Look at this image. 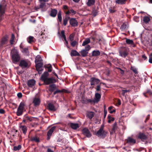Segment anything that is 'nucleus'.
Masks as SVG:
<instances>
[{"mask_svg":"<svg viewBox=\"0 0 152 152\" xmlns=\"http://www.w3.org/2000/svg\"><path fill=\"white\" fill-rule=\"evenodd\" d=\"M128 26L127 24L126 23H124L122 25H121L120 29L122 31L125 30L126 28H127Z\"/></svg>","mask_w":152,"mask_h":152,"instance_id":"34","label":"nucleus"},{"mask_svg":"<svg viewBox=\"0 0 152 152\" xmlns=\"http://www.w3.org/2000/svg\"><path fill=\"white\" fill-rule=\"evenodd\" d=\"M21 51L25 55H28L29 54L28 50L27 48L23 49V50H21Z\"/></svg>","mask_w":152,"mask_h":152,"instance_id":"35","label":"nucleus"},{"mask_svg":"<svg viewBox=\"0 0 152 152\" xmlns=\"http://www.w3.org/2000/svg\"><path fill=\"white\" fill-rule=\"evenodd\" d=\"M56 88V86L54 84L50 85L49 86V90L50 91L52 92L55 90Z\"/></svg>","mask_w":152,"mask_h":152,"instance_id":"21","label":"nucleus"},{"mask_svg":"<svg viewBox=\"0 0 152 152\" xmlns=\"http://www.w3.org/2000/svg\"><path fill=\"white\" fill-rule=\"evenodd\" d=\"M47 151L48 152H53V151L50 148H48Z\"/></svg>","mask_w":152,"mask_h":152,"instance_id":"63","label":"nucleus"},{"mask_svg":"<svg viewBox=\"0 0 152 152\" xmlns=\"http://www.w3.org/2000/svg\"><path fill=\"white\" fill-rule=\"evenodd\" d=\"M61 92V91L60 90H56L54 93V94H56V93H59V92Z\"/></svg>","mask_w":152,"mask_h":152,"instance_id":"62","label":"nucleus"},{"mask_svg":"<svg viewBox=\"0 0 152 152\" xmlns=\"http://www.w3.org/2000/svg\"><path fill=\"white\" fill-rule=\"evenodd\" d=\"M71 127L73 129H76L79 128V125L77 124L71 123L70 125Z\"/></svg>","mask_w":152,"mask_h":152,"instance_id":"23","label":"nucleus"},{"mask_svg":"<svg viewBox=\"0 0 152 152\" xmlns=\"http://www.w3.org/2000/svg\"><path fill=\"white\" fill-rule=\"evenodd\" d=\"M70 13V10H68L65 13H66V14L68 15V14H69Z\"/></svg>","mask_w":152,"mask_h":152,"instance_id":"64","label":"nucleus"},{"mask_svg":"<svg viewBox=\"0 0 152 152\" xmlns=\"http://www.w3.org/2000/svg\"><path fill=\"white\" fill-rule=\"evenodd\" d=\"M134 20L137 22H138L139 21V18L138 17H134Z\"/></svg>","mask_w":152,"mask_h":152,"instance_id":"52","label":"nucleus"},{"mask_svg":"<svg viewBox=\"0 0 152 152\" xmlns=\"http://www.w3.org/2000/svg\"><path fill=\"white\" fill-rule=\"evenodd\" d=\"M42 59L41 57L39 55H37L35 60V62L36 64V67L37 70L38 71L39 74L41 73L42 71L43 64L42 63Z\"/></svg>","mask_w":152,"mask_h":152,"instance_id":"2","label":"nucleus"},{"mask_svg":"<svg viewBox=\"0 0 152 152\" xmlns=\"http://www.w3.org/2000/svg\"><path fill=\"white\" fill-rule=\"evenodd\" d=\"M61 34L62 36H63L65 35V33H64V31L63 30V31H61Z\"/></svg>","mask_w":152,"mask_h":152,"instance_id":"61","label":"nucleus"},{"mask_svg":"<svg viewBox=\"0 0 152 152\" xmlns=\"http://www.w3.org/2000/svg\"><path fill=\"white\" fill-rule=\"evenodd\" d=\"M31 141L33 142H39V138L36 136L32 137L31 139Z\"/></svg>","mask_w":152,"mask_h":152,"instance_id":"19","label":"nucleus"},{"mask_svg":"<svg viewBox=\"0 0 152 152\" xmlns=\"http://www.w3.org/2000/svg\"><path fill=\"white\" fill-rule=\"evenodd\" d=\"M91 85H94L95 84H98L100 81V80L98 79L95 78L94 77H92L90 79Z\"/></svg>","mask_w":152,"mask_h":152,"instance_id":"9","label":"nucleus"},{"mask_svg":"<svg viewBox=\"0 0 152 152\" xmlns=\"http://www.w3.org/2000/svg\"><path fill=\"white\" fill-rule=\"evenodd\" d=\"M149 63L152 64V58L149 57Z\"/></svg>","mask_w":152,"mask_h":152,"instance_id":"60","label":"nucleus"},{"mask_svg":"<svg viewBox=\"0 0 152 152\" xmlns=\"http://www.w3.org/2000/svg\"><path fill=\"white\" fill-rule=\"evenodd\" d=\"M82 132L83 134L87 137H90L91 136V134L87 128H84L82 130Z\"/></svg>","mask_w":152,"mask_h":152,"instance_id":"8","label":"nucleus"},{"mask_svg":"<svg viewBox=\"0 0 152 152\" xmlns=\"http://www.w3.org/2000/svg\"><path fill=\"white\" fill-rule=\"evenodd\" d=\"M87 101L89 102H90V103L94 102V100L91 99H88Z\"/></svg>","mask_w":152,"mask_h":152,"instance_id":"51","label":"nucleus"},{"mask_svg":"<svg viewBox=\"0 0 152 152\" xmlns=\"http://www.w3.org/2000/svg\"><path fill=\"white\" fill-rule=\"evenodd\" d=\"M63 9L64 10H68V7L66 5H64L63 6Z\"/></svg>","mask_w":152,"mask_h":152,"instance_id":"58","label":"nucleus"},{"mask_svg":"<svg viewBox=\"0 0 152 152\" xmlns=\"http://www.w3.org/2000/svg\"><path fill=\"white\" fill-rule=\"evenodd\" d=\"M58 21L60 22H61L62 21V17H61V11L58 12L57 15Z\"/></svg>","mask_w":152,"mask_h":152,"instance_id":"31","label":"nucleus"},{"mask_svg":"<svg viewBox=\"0 0 152 152\" xmlns=\"http://www.w3.org/2000/svg\"><path fill=\"white\" fill-rule=\"evenodd\" d=\"M56 128V126H53L51 128V129L48 131L47 133L48 138L47 139L49 140L50 138V137L52 135V134L53 132V131Z\"/></svg>","mask_w":152,"mask_h":152,"instance_id":"11","label":"nucleus"},{"mask_svg":"<svg viewBox=\"0 0 152 152\" xmlns=\"http://www.w3.org/2000/svg\"><path fill=\"white\" fill-rule=\"evenodd\" d=\"M4 7H3L0 4V14L2 16L4 13Z\"/></svg>","mask_w":152,"mask_h":152,"instance_id":"30","label":"nucleus"},{"mask_svg":"<svg viewBox=\"0 0 152 152\" xmlns=\"http://www.w3.org/2000/svg\"><path fill=\"white\" fill-rule=\"evenodd\" d=\"M101 97V95L100 94L97 93H96L94 99V103H98L100 101Z\"/></svg>","mask_w":152,"mask_h":152,"instance_id":"12","label":"nucleus"},{"mask_svg":"<svg viewBox=\"0 0 152 152\" xmlns=\"http://www.w3.org/2000/svg\"><path fill=\"white\" fill-rule=\"evenodd\" d=\"M130 91V90H122V95L123 96H124L125 95V94L126 92H129Z\"/></svg>","mask_w":152,"mask_h":152,"instance_id":"43","label":"nucleus"},{"mask_svg":"<svg viewBox=\"0 0 152 152\" xmlns=\"http://www.w3.org/2000/svg\"><path fill=\"white\" fill-rule=\"evenodd\" d=\"M21 148V146L20 145H18V146H15L13 147V149L15 151L19 150Z\"/></svg>","mask_w":152,"mask_h":152,"instance_id":"40","label":"nucleus"},{"mask_svg":"<svg viewBox=\"0 0 152 152\" xmlns=\"http://www.w3.org/2000/svg\"><path fill=\"white\" fill-rule=\"evenodd\" d=\"M15 38V37L14 34H12L11 35V39L10 40V44L12 45L13 44L14 41V39Z\"/></svg>","mask_w":152,"mask_h":152,"instance_id":"37","label":"nucleus"},{"mask_svg":"<svg viewBox=\"0 0 152 152\" xmlns=\"http://www.w3.org/2000/svg\"><path fill=\"white\" fill-rule=\"evenodd\" d=\"M45 6V3H42L41 2L39 6V7L41 8H44Z\"/></svg>","mask_w":152,"mask_h":152,"instance_id":"46","label":"nucleus"},{"mask_svg":"<svg viewBox=\"0 0 152 152\" xmlns=\"http://www.w3.org/2000/svg\"><path fill=\"white\" fill-rule=\"evenodd\" d=\"M5 113V111L2 109H0V113L4 114Z\"/></svg>","mask_w":152,"mask_h":152,"instance_id":"54","label":"nucleus"},{"mask_svg":"<svg viewBox=\"0 0 152 152\" xmlns=\"http://www.w3.org/2000/svg\"><path fill=\"white\" fill-rule=\"evenodd\" d=\"M108 122L110 123L112 121H113L114 120V118L110 116H108Z\"/></svg>","mask_w":152,"mask_h":152,"instance_id":"41","label":"nucleus"},{"mask_svg":"<svg viewBox=\"0 0 152 152\" xmlns=\"http://www.w3.org/2000/svg\"><path fill=\"white\" fill-rule=\"evenodd\" d=\"M100 86L99 85H98L97 86V88H96L97 91H99L100 90Z\"/></svg>","mask_w":152,"mask_h":152,"instance_id":"55","label":"nucleus"},{"mask_svg":"<svg viewBox=\"0 0 152 152\" xmlns=\"http://www.w3.org/2000/svg\"><path fill=\"white\" fill-rule=\"evenodd\" d=\"M94 113L93 112H89L87 114V117L90 119H91L94 116Z\"/></svg>","mask_w":152,"mask_h":152,"instance_id":"22","label":"nucleus"},{"mask_svg":"<svg viewBox=\"0 0 152 152\" xmlns=\"http://www.w3.org/2000/svg\"><path fill=\"white\" fill-rule=\"evenodd\" d=\"M48 72H44L41 76V80L44 82L45 84L48 85L56 82V80L53 77L48 78Z\"/></svg>","mask_w":152,"mask_h":152,"instance_id":"1","label":"nucleus"},{"mask_svg":"<svg viewBox=\"0 0 152 152\" xmlns=\"http://www.w3.org/2000/svg\"><path fill=\"white\" fill-rule=\"evenodd\" d=\"M22 94L21 93H18L17 94V96L19 98H21L22 96Z\"/></svg>","mask_w":152,"mask_h":152,"instance_id":"53","label":"nucleus"},{"mask_svg":"<svg viewBox=\"0 0 152 152\" xmlns=\"http://www.w3.org/2000/svg\"><path fill=\"white\" fill-rule=\"evenodd\" d=\"M71 43V45L73 47H74L77 44V42L76 41H72Z\"/></svg>","mask_w":152,"mask_h":152,"instance_id":"42","label":"nucleus"},{"mask_svg":"<svg viewBox=\"0 0 152 152\" xmlns=\"http://www.w3.org/2000/svg\"><path fill=\"white\" fill-rule=\"evenodd\" d=\"M131 69L135 73L137 74L138 73L137 69L134 66H131Z\"/></svg>","mask_w":152,"mask_h":152,"instance_id":"39","label":"nucleus"},{"mask_svg":"<svg viewBox=\"0 0 152 152\" xmlns=\"http://www.w3.org/2000/svg\"><path fill=\"white\" fill-rule=\"evenodd\" d=\"M49 0H39V1L41 2H47Z\"/></svg>","mask_w":152,"mask_h":152,"instance_id":"59","label":"nucleus"},{"mask_svg":"<svg viewBox=\"0 0 152 152\" xmlns=\"http://www.w3.org/2000/svg\"><path fill=\"white\" fill-rule=\"evenodd\" d=\"M126 43L128 45H130L132 46H134V45L133 41L132 40L126 39Z\"/></svg>","mask_w":152,"mask_h":152,"instance_id":"24","label":"nucleus"},{"mask_svg":"<svg viewBox=\"0 0 152 152\" xmlns=\"http://www.w3.org/2000/svg\"><path fill=\"white\" fill-rule=\"evenodd\" d=\"M80 53L83 57H85L88 54V51H87L86 50L83 49L80 51Z\"/></svg>","mask_w":152,"mask_h":152,"instance_id":"25","label":"nucleus"},{"mask_svg":"<svg viewBox=\"0 0 152 152\" xmlns=\"http://www.w3.org/2000/svg\"><path fill=\"white\" fill-rule=\"evenodd\" d=\"M11 56L13 62L16 64L20 59V56L19 54L18 50L15 49L12 50L11 51Z\"/></svg>","mask_w":152,"mask_h":152,"instance_id":"3","label":"nucleus"},{"mask_svg":"<svg viewBox=\"0 0 152 152\" xmlns=\"http://www.w3.org/2000/svg\"><path fill=\"white\" fill-rule=\"evenodd\" d=\"M69 23L72 26L75 27L78 26V22L75 18H71L69 20Z\"/></svg>","mask_w":152,"mask_h":152,"instance_id":"10","label":"nucleus"},{"mask_svg":"<svg viewBox=\"0 0 152 152\" xmlns=\"http://www.w3.org/2000/svg\"><path fill=\"white\" fill-rule=\"evenodd\" d=\"M48 69V72H51L52 71V67L51 65H49L47 67Z\"/></svg>","mask_w":152,"mask_h":152,"instance_id":"47","label":"nucleus"},{"mask_svg":"<svg viewBox=\"0 0 152 152\" xmlns=\"http://www.w3.org/2000/svg\"><path fill=\"white\" fill-rule=\"evenodd\" d=\"M90 49V46L89 45H88L85 47V50H86L87 51H88Z\"/></svg>","mask_w":152,"mask_h":152,"instance_id":"49","label":"nucleus"},{"mask_svg":"<svg viewBox=\"0 0 152 152\" xmlns=\"http://www.w3.org/2000/svg\"><path fill=\"white\" fill-rule=\"evenodd\" d=\"M129 49L125 47H122L119 50V53L120 56L124 57H126L129 54Z\"/></svg>","mask_w":152,"mask_h":152,"instance_id":"4","label":"nucleus"},{"mask_svg":"<svg viewBox=\"0 0 152 152\" xmlns=\"http://www.w3.org/2000/svg\"><path fill=\"white\" fill-rule=\"evenodd\" d=\"M57 13V11L55 9H52L51 11L50 15L53 17H55L56 16Z\"/></svg>","mask_w":152,"mask_h":152,"instance_id":"16","label":"nucleus"},{"mask_svg":"<svg viewBox=\"0 0 152 152\" xmlns=\"http://www.w3.org/2000/svg\"><path fill=\"white\" fill-rule=\"evenodd\" d=\"M100 51L97 50L93 51L92 53V56H97L100 55Z\"/></svg>","mask_w":152,"mask_h":152,"instance_id":"17","label":"nucleus"},{"mask_svg":"<svg viewBox=\"0 0 152 152\" xmlns=\"http://www.w3.org/2000/svg\"><path fill=\"white\" fill-rule=\"evenodd\" d=\"M36 81L34 80H30L28 81L27 82V85L29 87H32L34 85Z\"/></svg>","mask_w":152,"mask_h":152,"instance_id":"14","label":"nucleus"},{"mask_svg":"<svg viewBox=\"0 0 152 152\" xmlns=\"http://www.w3.org/2000/svg\"><path fill=\"white\" fill-rule=\"evenodd\" d=\"M26 118L27 121H31L32 120V119L28 116L26 117Z\"/></svg>","mask_w":152,"mask_h":152,"instance_id":"50","label":"nucleus"},{"mask_svg":"<svg viewBox=\"0 0 152 152\" xmlns=\"http://www.w3.org/2000/svg\"><path fill=\"white\" fill-rule=\"evenodd\" d=\"M70 10V13H72V15H75L76 13V12L74 10H73V9H71Z\"/></svg>","mask_w":152,"mask_h":152,"instance_id":"48","label":"nucleus"},{"mask_svg":"<svg viewBox=\"0 0 152 152\" xmlns=\"http://www.w3.org/2000/svg\"><path fill=\"white\" fill-rule=\"evenodd\" d=\"M126 0H116V3L120 4H123L125 3Z\"/></svg>","mask_w":152,"mask_h":152,"instance_id":"28","label":"nucleus"},{"mask_svg":"<svg viewBox=\"0 0 152 152\" xmlns=\"http://www.w3.org/2000/svg\"><path fill=\"white\" fill-rule=\"evenodd\" d=\"M68 21V19L67 18H65L63 20V24L65 26L66 25Z\"/></svg>","mask_w":152,"mask_h":152,"instance_id":"45","label":"nucleus"},{"mask_svg":"<svg viewBox=\"0 0 152 152\" xmlns=\"http://www.w3.org/2000/svg\"><path fill=\"white\" fill-rule=\"evenodd\" d=\"M34 37H33L30 36L27 39V40L28 42L29 43H30L34 41Z\"/></svg>","mask_w":152,"mask_h":152,"instance_id":"36","label":"nucleus"},{"mask_svg":"<svg viewBox=\"0 0 152 152\" xmlns=\"http://www.w3.org/2000/svg\"><path fill=\"white\" fill-rule=\"evenodd\" d=\"M95 1V0H88L87 5L88 6H91L94 4Z\"/></svg>","mask_w":152,"mask_h":152,"instance_id":"27","label":"nucleus"},{"mask_svg":"<svg viewBox=\"0 0 152 152\" xmlns=\"http://www.w3.org/2000/svg\"><path fill=\"white\" fill-rule=\"evenodd\" d=\"M128 142L135 143L136 142L135 140L132 138L129 137L128 138Z\"/></svg>","mask_w":152,"mask_h":152,"instance_id":"38","label":"nucleus"},{"mask_svg":"<svg viewBox=\"0 0 152 152\" xmlns=\"http://www.w3.org/2000/svg\"><path fill=\"white\" fill-rule=\"evenodd\" d=\"M90 42V39L89 38H87L85 39L82 44V46H84L85 45L89 43Z\"/></svg>","mask_w":152,"mask_h":152,"instance_id":"32","label":"nucleus"},{"mask_svg":"<svg viewBox=\"0 0 152 152\" xmlns=\"http://www.w3.org/2000/svg\"><path fill=\"white\" fill-rule=\"evenodd\" d=\"M24 106L25 103L24 102H22L20 103L16 112V114L18 116H20L22 114Z\"/></svg>","mask_w":152,"mask_h":152,"instance_id":"6","label":"nucleus"},{"mask_svg":"<svg viewBox=\"0 0 152 152\" xmlns=\"http://www.w3.org/2000/svg\"><path fill=\"white\" fill-rule=\"evenodd\" d=\"M116 124H114L113 125V127L112 129L113 130H114L116 128Z\"/></svg>","mask_w":152,"mask_h":152,"instance_id":"57","label":"nucleus"},{"mask_svg":"<svg viewBox=\"0 0 152 152\" xmlns=\"http://www.w3.org/2000/svg\"><path fill=\"white\" fill-rule=\"evenodd\" d=\"M40 103V100L38 98H35L33 99V103L36 106L39 105Z\"/></svg>","mask_w":152,"mask_h":152,"instance_id":"13","label":"nucleus"},{"mask_svg":"<svg viewBox=\"0 0 152 152\" xmlns=\"http://www.w3.org/2000/svg\"><path fill=\"white\" fill-rule=\"evenodd\" d=\"M75 35L73 34H72L69 36V39L71 41L73 40L74 37Z\"/></svg>","mask_w":152,"mask_h":152,"instance_id":"44","label":"nucleus"},{"mask_svg":"<svg viewBox=\"0 0 152 152\" xmlns=\"http://www.w3.org/2000/svg\"><path fill=\"white\" fill-rule=\"evenodd\" d=\"M150 20V18L148 16H145L143 19V21L145 23H148Z\"/></svg>","mask_w":152,"mask_h":152,"instance_id":"33","label":"nucleus"},{"mask_svg":"<svg viewBox=\"0 0 152 152\" xmlns=\"http://www.w3.org/2000/svg\"><path fill=\"white\" fill-rule=\"evenodd\" d=\"M65 41V42H64L65 45H66V47H67V48H69V47L68 45V41H67V40H66V41Z\"/></svg>","mask_w":152,"mask_h":152,"instance_id":"56","label":"nucleus"},{"mask_svg":"<svg viewBox=\"0 0 152 152\" xmlns=\"http://www.w3.org/2000/svg\"><path fill=\"white\" fill-rule=\"evenodd\" d=\"M71 56H79V53L76 50H72L71 53Z\"/></svg>","mask_w":152,"mask_h":152,"instance_id":"20","label":"nucleus"},{"mask_svg":"<svg viewBox=\"0 0 152 152\" xmlns=\"http://www.w3.org/2000/svg\"><path fill=\"white\" fill-rule=\"evenodd\" d=\"M21 130L23 131V133L26 134L27 131V128L26 126H21L20 127Z\"/></svg>","mask_w":152,"mask_h":152,"instance_id":"26","label":"nucleus"},{"mask_svg":"<svg viewBox=\"0 0 152 152\" xmlns=\"http://www.w3.org/2000/svg\"><path fill=\"white\" fill-rule=\"evenodd\" d=\"M48 108L50 110H55L54 105L52 103H49L48 104Z\"/></svg>","mask_w":152,"mask_h":152,"instance_id":"29","label":"nucleus"},{"mask_svg":"<svg viewBox=\"0 0 152 152\" xmlns=\"http://www.w3.org/2000/svg\"><path fill=\"white\" fill-rule=\"evenodd\" d=\"M8 40V37L7 36L4 37L1 40V44L3 45L7 43V42Z\"/></svg>","mask_w":152,"mask_h":152,"instance_id":"18","label":"nucleus"},{"mask_svg":"<svg viewBox=\"0 0 152 152\" xmlns=\"http://www.w3.org/2000/svg\"><path fill=\"white\" fill-rule=\"evenodd\" d=\"M104 126H102L100 129L97 132V135L101 138L104 137L106 135L107 133L103 130Z\"/></svg>","mask_w":152,"mask_h":152,"instance_id":"7","label":"nucleus"},{"mask_svg":"<svg viewBox=\"0 0 152 152\" xmlns=\"http://www.w3.org/2000/svg\"><path fill=\"white\" fill-rule=\"evenodd\" d=\"M138 138L140 139L142 141L145 140L147 139V137L144 134L142 133H140L139 134L138 136Z\"/></svg>","mask_w":152,"mask_h":152,"instance_id":"15","label":"nucleus"},{"mask_svg":"<svg viewBox=\"0 0 152 152\" xmlns=\"http://www.w3.org/2000/svg\"><path fill=\"white\" fill-rule=\"evenodd\" d=\"M19 66L22 69L28 68L30 66L29 62L26 60H21L19 62Z\"/></svg>","mask_w":152,"mask_h":152,"instance_id":"5","label":"nucleus"}]
</instances>
